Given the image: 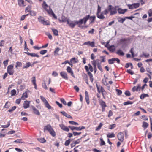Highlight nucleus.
Here are the masks:
<instances>
[{
  "instance_id": "nucleus-1",
  "label": "nucleus",
  "mask_w": 152,
  "mask_h": 152,
  "mask_svg": "<svg viewBox=\"0 0 152 152\" xmlns=\"http://www.w3.org/2000/svg\"><path fill=\"white\" fill-rule=\"evenodd\" d=\"M87 19V18H85L80 19L79 21H70L68 19L67 20V23L72 28H74L76 24H78L79 26L80 27V25L83 24V23H86Z\"/></svg>"
},
{
  "instance_id": "nucleus-2",
  "label": "nucleus",
  "mask_w": 152,
  "mask_h": 152,
  "mask_svg": "<svg viewBox=\"0 0 152 152\" xmlns=\"http://www.w3.org/2000/svg\"><path fill=\"white\" fill-rule=\"evenodd\" d=\"M106 10H107L108 12H110V15L115 14L117 12V11L115 7H113L111 5H109L108 6V8Z\"/></svg>"
},
{
  "instance_id": "nucleus-3",
  "label": "nucleus",
  "mask_w": 152,
  "mask_h": 152,
  "mask_svg": "<svg viewBox=\"0 0 152 152\" xmlns=\"http://www.w3.org/2000/svg\"><path fill=\"white\" fill-rule=\"evenodd\" d=\"M108 13V11L107 10H105L99 13H97V16L98 18L99 19H103L105 18L104 15H106Z\"/></svg>"
},
{
  "instance_id": "nucleus-4",
  "label": "nucleus",
  "mask_w": 152,
  "mask_h": 152,
  "mask_svg": "<svg viewBox=\"0 0 152 152\" xmlns=\"http://www.w3.org/2000/svg\"><path fill=\"white\" fill-rule=\"evenodd\" d=\"M87 18V19L86 21V22L85 23H83L85 25L88 19H89L90 20V23H94L95 20V19L96 18V17L95 16H90L89 15H87L85 17H84L83 18Z\"/></svg>"
},
{
  "instance_id": "nucleus-5",
  "label": "nucleus",
  "mask_w": 152,
  "mask_h": 152,
  "mask_svg": "<svg viewBox=\"0 0 152 152\" xmlns=\"http://www.w3.org/2000/svg\"><path fill=\"white\" fill-rule=\"evenodd\" d=\"M13 67L14 66L12 65H10L7 67V72L10 75H12L13 74L14 72Z\"/></svg>"
},
{
  "instance_id": "nucleus-6",
  "label": "nucleus",
  "mask_w": 152,
  "mask_h": 152,
  "mask_svg": "<svg viewBox=\"0 0 152 152\" xmlns=\"http://www.w3.org/2000/svg\"><path fill=\"white\" fill-rule=\"evenodd\" d=\"M39 21L45 25H49V23L47 21H45L44 18L43 17L40 16L38 18Z\"/></svg>"
},
{
  "instance_id": "nucleus-7",
  "label": "nucleus",
  "mask_w": 152,
  "mask_h": 152,
  "mask_svg": "<svg viewBox=\"0 0 152 152\" xmlns=\"http://www.w3.org/2000/svg\"><path fill=\"white\" fill-rule=\"evenodd\" d=\"M115 61H116L118 64H119L120 62V60L118 58H113L111 59H109L108 60L109 63L110 64H113L114 62Z\"/></svg>"
},
{
  "instance_id": "nucleus-8",
  "label": "nucleus",
  "mask_w": 152,
  "mask_h": 152,
  "mask_svg": "<svg viewBox=\"0 0 152 152\" xmlns=\"http://www.w3.org/2000/svg\"><path fill=\"white\" fill-rule=\"evenodd\" d=\"M69 127L71 129V130L72 131H73L74 130H76L79 131L83 129H85V127L84 126H82L81 127L80 126L79 127H74L72 126H69Z\"/></svg>"
},
{
  "instance_id": "nucleus-9",
  "label": "nucleus",
  "mask_w": 152,
  "mask_h": 152,
  "mask_svg": "<svg viewBox=\"0 0 152 152\" xmlns=\"http://www.w3.org/2000/svg\"><path fill=\"white\" fill-rule=\"evenodd\" d=\"M124 134L122 132H120L118 133V140L122 142L124 140Z\"/></svg>"
},
{
  "instance_id": "nucleus-10",
  "label": "nucleus",
  "mask_w": 152,
  "mask_h": 152,
  "mask_svg": "<svg viewBox=\"0 0 152 152\" xmlns=\"http://www.w3.org/2000/svg\"><path fill=\"white\" fill-rule=\"evenodd\" d=\"M59 126L60 127L61 129L65 131L66 132H69V129L68 127L62 124H59Z\"/></svg>"
},
{
  "instance_id": "nucleus-11",
  "label": "nucleus",
  "mask_w": 152,
  "mask_h": 152,
  "mask_svg": "<svg viewBox=\"0 0 152 152\" xmlns=\"http://www.w3.org/2000/svg\"><path fill=\"white\" fill-rule=\"evenodd\" d=\"M84 45H87L88 46H91V47H94L95 46V42L94 41L90 42L88 41L84 43Z\"/></svg>"
},
{
  "instance_id": "nucleus-12",
  "label": "nucleus",
  "mask_w": 152,
  "mask_h": 152,
  "mask_svg": "<svg viewBox=\"0 0 152 152\" xmlns=\"http://www.w3.org/2000/svg\"><path fill=\"white\" fill-rule=\"evenodd\" d=\"M60 75L62 77L66 80H67L68 77H67V73L64 71H62L60 73Z\"/></svg>"
},
{
  "instance_id": "nucleus-13",
  "label": "nucleus",
  "mask_w": 152,
  "mask_h": 152,
  "mask_svg": "<svg viewBox=\"0 0 152 152\" xmlns=\"http://www.w3.org/2000/svg\"><path fill=\"white\" fill-rule=\"evenodd\" d=\"M53 128L50 124H48L44 127V131L45 132L46 131L49 132Z\"/></svg>"
},
{
  "instance_id": "nucleus-14",
  "label": "nucleus",
  "mask_w": 152,
  "mask_h": 152,
  "mask_svg": "<svg viewBox=\"0 0 152 152\" xmlns=\"http://www.w3.org/2000/svg\"><path fill=\"white\" fill-rule=\"evenodd\" d=\"M30 101H26L24 102L23 104V107L24 109H26L29 107Z\"/></svg>"
},
{
  "instance_id": "nucleus-15",
  "label": "nucleus",
  "mask_w": 152,
  "mask_h": 152,
  "mask_svg": "<svg viewBox=\"0 0 152 152\" xmlns=\"http://www.w3.org/2000/svg\"><path fill=\"white\" fill-rule=\"evenodd\" d=\"M67 72L71 74V76L74 77H75L73 74V71L72 69L69 67L68 66L66 69Z\"/></svg>"
},
{
  "instance_id": "nucleus-16",
  "label": "nucleus",
  "mask_w": 152,
  "mask_h": 152,
  "mask_svg": "<svg viewBox=\"0 0 152 152\" xmlns=\"http://www.w3.org/2000/svg\"><path fill=\"white\" fill-rule=\"evenodd\" d=\"M85 99L88 104H89L90 101L89 100V97L88 96V92L86 91L85 92Z\"/></svg>"
},
{
  "instance_id": "nucleus-17",
  "label": "nucleus",
  "mask_w": 152,
  "mask_h": 152,
  "mask_svg": "<svg viewBox=\"0 0 152 152\" xmlns=\"http://www.w3.org/2000/svg\"><path fill=\"white\" fill-rule=\"evenodd\" d=\"M60 113L64 116L69 118H72V117L70 115L68 114L65 111H61Z\"/></svg>"
},
{
  "instance_id": "nucleus-18",
  "label": "nucleus",
  "mask_w": 152,
  "mask_h": 152,
  "mask_svg": "<svg viewBox=\"0 0 152 152\" xmlns=\"http://www.w3.org/2000/svg\"><path fill=\"white\" fill-rule=\"evenodd\" d=\"M32 108L33 110L34 113L36 115H39L40 113L38 110H37L34 106H32Z\"/></svg>"
},
{
  "instance_id": "nucleus-19",
  "label": "nucleus",
  "mask_w": 152,
  "mask_h": 152,
  "mask_svg": "<svg viewBox=\"0 0 152 152\" xmlns=\"http://www.w3.org/2000/svg\"><path fill=\"white\" fill-rule=\"evenodd\" d=\"M127 10L126 9L123 10L121 8H119L118 10V12L119 14H124L127 11Z\"/></svg>"
},
{
  "instance_id": "nucleus-20",
  "label": "nucleus",
  "mask_w": 152,
  "mask_h": 152,
  "mask_svg": "<svg viewBox=\"0 0 152 152\" xmlns=\"http://www.w3.org/2000/svg\"><path fill=\"white\" fill-rule=\"evenodd\" d=\"M24 1L23 0H18V4L20 6L24 7L25 5H24Z\"/></svg>"
},
{
  "instance_id": "nucleus-21",
  "label": "nucleus",
  "mask_w": 152,
  "mask_h": 152,
  "mask_svg": "<svg viewBox=\"0 0 152 152\" xmlns=\"http://www.w3.org/2000/svg\"><path fill=\"white\" fill-rule=\"evenodd\" d=\"M99 102L102 107H106L105 102L103 101L100 100L99 101Z\"/></svg>"
},
{
  "instance_id": "nucleus-22",
  "label": "nucleus",
  "mask_w": 152,
  "mask_h": 152,
  "mask_svg": "<svg viewBox=\"0 0 152 152\" xmlns=\"http://www.w3.org/2000/svg\"><path fill=\"white\" fill-rule=\"evenodd\" d=\"M99 61V59H96V60H94L93 61H92V64L93 66L94 69H96V65L97 61Z\"/></svg>"
},
{
  "instance_id": "nucleus-23",
  "label": "nucleus",
  "mask_w": 152,
  "mask_h": 152,
  "mask_svg": "<svg viewBox=\"0 0 152 152\" xmlns=\"http://www.w3.org/2000/svg\"><path fill=\"white\" fill-rule=\"evenodd\" d=\"M14 142H16L17 143H24V142L23 141L22 139H17L14 141Z\"/></svg>"
},
{
  "instance_id": "nucleus-24",
  "label": "nucleus",
  "mask_w": 152,
  "mask_h": 152,
  "mask_svg": "<svg viewBox=\"0 0 152 152\" xmlns=\"http://www.w3.org/2000/svg\"><path fill=\"white\" fill-rule=\"evenodd\" d=\"M51 136L53 137H55L56 135V132L53 129H52L49 132Z\"/></svg>"
},
{
  "instance_id": "nucleus-25",
  "label": "nucleus",
  "mask_w": 152,
  "mask_h": 152,
  "mask_svg": "<svg viewBox=\"0 0 152 152\" xmlns=\"http://www.w3.org/2000/svg\"><path fill=\"white\" fill-rule=\"evenodd\" d=\"M116 53L119 56H123L124 55V53L120 49L118 50L116 52Z\"/></svg>"
},
{
  "instance_id": "nucleus-26",
  "label": "nucleus",
  "mask_w": 152,
  "mask_h": 152,
  "mask_svg": "<svg viewBox=\"0 0 152 152\" xmlns=\"http://www.w3.org/2000/svg\"><path fill=\"white\" fill-rule=\"evenodd\" d=\"M109 50L111 52H113L115 50V48L114 45H111L108 48Z\"/></svg>"
},
{
  "instance_id": "nucleus-27",
  "label": "nucleus",
  "mask_w": 152,
  "mask_h": 152,
  "mask_svg": "<svg viewBox=\"0 0 152 152\" xmlns=\"http://www.w3.org/2000/svg\"><path fill=\"white\" fill-rule=\"evenodd\" d=\"M88 74L90 77V79L91 82L93 81V77L92 74L90 72H88Z\"/></svg>"
},
{
  "instance_id": "nucleus-28",
  "label": "nucleus",
  "mask_w": 152,
  "mask_h": 152,
  "mask_svg": "<svg viewBox=\"0 0 152 152\" xmlns=\"http://www.w3.org/2000/svg\"><path fill=\"white\" fill-rule=\"evenodd\" d=\"M42 6L43 8L45 10H47V9L48 7L45 1H43L42 4Z\"/></svg>"
},
{
  "instance_id": "nucleus-29",
  "label": "nucleus",
  "mask_w": 152,
  "mask_h": 152,
  "mask_svg": "<svg viewBox=\"0 0 152 152\" xmlns=\"http://www.w3.org/2000/svg\"><path fill=\"white\" fill-rule=\"evenodd\" d=\"M59 20L60 22H66V21H67V20L66 18L64 16H62L61 20L59 19Z\"/></svg>"
},
{
  "instance_id": "nucleus-30",
  "label": "nucleus",
  "mask_w": 152,
  "mask_h": 152,
  "mask_svg": "<svg viewBox=\"0 0 152 152\" xmlns=\"http://www.w3.org/2000/svg\"><path fill=\"white\" fill-rule=\"evenodd\" d=\"M149 96V95L147 94H142L140 96V98L142 99H143L145 98L146 97H148Z\"/></svg>"
},
{
  "instance_id": "nucleus-31",
  "label": "nucleus",
  "mask_w": 152,
  "mask_h": 152,
  "mask_svg": "<svg viewBox=\"0 0 152 152\" xmlns=\"http://www.w3.org/2000/svg\"><path fill=\"white\" fill-rule=\"evenodd\" d=\"M148 124L146 122H143L142 127L144 128V130H145L146 128L148 127Z\"/></svg>"
},
{
  "instance_id": "nucleus-32",
  "label": "nucleus",
  "mask_w": 152,
  "mask_h": 152,
  "mask_svg": "<svg viewBox=\"0 0 152 152\" xmlns=\"http://www.w3.org/2000/svg\"><path fill=\"white\" fill-rule=\"evenodd\" d=\"M115 137V134L114 133H109L107 135V137L108 138L114 137Z\"/></svg>"
},
{
  "instance_id": "nucleus-33",
  "label": "nucleus",
  "mask_w": 152,
  "mask_h": 152,
  "mask_svg": "<svg viewBox=\"0 0 152 152\" xmlns=\"http://www.w3.org/2000/svg\"><path fill=\"white\" fill-rule=\"evenodd\" d=\"M28 97V95H27V93L26 92H25L24 93L22 96L21 98L23 99L24 100L25 99V98H26Z\"/></svg>"
},
{
  "instance_id": "nucleus-34",
  "label": "nucleus",
  "mask_w": 152,
  "mask_h": 152,
  "mask_svg": "<svg viewBox=\"0 0 152 152\" xmlns=\"http://www.w3.org/2000/svg\"><path fill=\"white\" fill-rule=\"evenodd\" d=\"M52 30L53 33V34L57 36L58 35V31L57 30H56V29L53 28H52Z\"/></svg>"
},
{
  "instance_id": "nucleus-35",
  "label": "nucleus",
  "mask_w": 152,
  "mask_h": 152,
  "mask_svg": "<svg viewBox=\"0 0 152 152\" xmlns=\"http://www.w3.org/2000/svg\"><path fill=\"white\" fill-rule=\"evenodd\" d=\"M38 140L41 142L44 143L46 142V140L43 138H40L38 139Z\"/></svg>"
},
{
  "instance_id": "nucleus-36",
  "label": "nucleus",
  "mask_w": 152,
  "mask_h": 152,
  "mask_svg": "<svg viewBox=\"0 0 152 152\" xmlns=\"http://www.w3.org/2000/svg\"><path fill=\"white\" fill-rule=\"evenodd\" d=\"M44 104L46 107L48 109H51L52 107L49 105L48 102L46 103H45Z\"/></svg>"
},
{
  "instance_id": "nucleus-37",
  "label": "nucleus",
  "mask_w": 152,
  "mask_h": 152,
  "mask_svg": "<svg viewBox=\"0 0 152 152\" xmlns=\"http://www.w3.org/2000/svg\"><path fill=\"white\" fill-rule=\"evenodd\" d=\"M40 98L42 101L44 103V104L48 102L45 98L43 96H40Z\"/></svg>"
},
{
  "instance_id": "nucleus-38",
  "label": "nucleus",
  "mask_w": 152,
  "mask_h": 152,
  "mask_svg": "<svg viewBox=\"0 0 152 152\" xmlns=\"http://www.w3.org/2000/svg\"><path fill=\"white\" fill-rule=\"evenodd\" d=\"M103 125V124L101 123H100L99 125L96 128V131L99 130Z\"/></svg>"
},
{
  "instance_id": "nucleus-39",
  "label": "nucleus",
  "mask_w": 152,
  "mask_h": 152,
  "mask_svg": "<svg viewBox=\"0 0 152 152\" xmlns=\"http://www.w3.org/2000/svg\"><path fill=\"white\" fill-rule=\"evenodd\" d=\"M69 123L71 124L75 125H79V124L77 122H75L73 121H69Z\"/></svg>"
},
{
  "instance_id": "nucleus-40",
  "label": "nucleus",
  "mask_w": 152,
  "mask_h": 152,
  "mask_svg": "<svg viewBox=\"0 0 152 152\" xmlns=\"http://www.w3.org/2000/svg\"><path fill=\"white\" fill-rule=\"evenodd\" d=\"M70 140H71L70 139H69L66 140L65 141V143H64V145L66 146H68L69 145V144L70 143Z\"/></svg>"
},
{
  "instance_id": "nucleus-41",
  "label": "nucleus",
  "mask_w": 152,
  "mask_h": 152,
  "mask_svg": "<svg viewBox=\"0 0 152 152\" xmlns=\"http://www.w3.org/2000/svg\"><path fill=\"white\" fill-rule=\"evenodd\" d=\"M32 57H36L39 58V56L37 54H35V53H30V55Z\"/></svg>"
},
{
  "instance_id": "nucleus-42",
  "label": "nucleus",
  "mask_w": 152,
  "mask_h": 152,
  "mask_svg": "<svg viewBox=\"0 0 152 152\" xmlns=\"http://www.w3.org/2000/svg\"><path fill=\"white\" fill-rule=\"evenodd\" d=\"M31 9V6H28V7H26L25 12H27L30 11Z\"/></svg>"
},
{
  "instance_id": "nucleus-43",
  "label": "nucleus",
  "mask_w": 152,
  "mask_h": 152,
  "mask_svg": "<svg viewBox=\"0 0 152 152\" xmlns=\"http://www.w3.org/2000/svg\"><path fill=\"white\" fill-rule=\"evenodd\" d=\"M31 65V64L30 62H28V63H26V66H23V68H28Z\"/></svg>"
},
{
  "instance_id": "nucleus-44",
  "label": "nucleus",
  "mask_w": 152,
  "mask_h": 152,
  "mask_svg": "<svg viewBox=\"0 0 152 152\" xmlns=\"http://www.w3.org/2000/svg\"><path fill=\"white\" fill-rule=\"evenodd\" d=\"M100 90L103 96H104L106 93L105 91L102 86H100Z\"/></svg>"
},
{
  "instance_id": "nucleus-45",
  "label": "nucleus",
  "mask_w": 152,
  "mask_h": 152,
  "mask_svg": "<svg viewBox=\"0 0 152 152\" xmlns=\"http://www.w3.org/2000/svg\"><path fill=\"white\" fill-rule=\"evenodd\" d=\"M42 86L43 88L45 89H48V88L46 85V83L45 81H44V83H42Z\"/></svg>"
},
{
  "instance_id": "nucleus-46",
  "label": "nucleus",
  "mask_w": 152,
  "mask_h": 152,
  "mask_svg": "<svg viewBox=\"0 0 152 152\" xmlns=\"http://www.w3.org/2000/svg\"><path fill=\"white\" fill-rule=\"evenodd\" d=\"M133 103V102H131L130 101H128L127 102H124L123 104L124 105H126L129 104H132Z\"/></svg>"
},
{
  "instance_id": "nucleus-47",
  "label": "nucleus",
  "mask_w": 152,
  "mask_h": 152,
  "mask_svg": "<svg viewBox=\"0 0 152 152\" xmlns=\"http://www.w3.org/2000/svg\"><path fill=\"white\" fill-rule=\"evenodd\" d=\"M97 67L98 69L101 72L103 71V69L102 68L100 63H97Z\"/></svg>"
},
{
  "instance_id": "nucleus-48",
  "label": "nucleus",
  "mask_w": 152,
  "mask_h": 152,
  "mask_svg": "<svg viewBox=\"0 0 152 152\" xmlns=\"http://www.w3.org/2000/svg\"><path fill=\"white\" fill-rule=\"evenodd\" d=\"M22 64L20 62H17L16 63V65L15 67L17 68L18 67H21L22 66Z\"/></svg>"
},
{
  "instance_id": "nucleus-49",
  "label": "nucleus",
  "mask_w": 152,
  "mask_h": 152,
  "mask_svg": "<svg viewBox=\"0 0 152 152\" xmlns=\"http://www.w3.org/2000/svg\"><path fill=\"white\" fill-rule=\"evenodd\" d=\"M16 108V107L15 106H14L12 108L10 109H9L8 110V111L10 112L11 113L13 111H14Z\"/></svg>"
},
{
  "instance_id": "nucleus-50",
  "label": "nucleus",
  "mask_w": 152,
  "mask_h": 152,
  "mask_svg": "<svg viewBox=\"0 0 152 152\" xmlns=\"http://www.w3.org/2000/svg\"><path fill=\"white\" fill-rule=\"evenodd\" d=\"M10 125V122L9 121L7 123V125H2L1 127L4 128H7Z\"/></svg>"
},
{
  "instance_id": "nucleus-51",
  "label": "nucleus",
  "mask_w": 152,
  "mask_h": 152,
  "mask_svg": "<svg viewBox=\"0 0 152 152\" xmlns=\"http://www.w3.org/2000/svg\"><path fill=\"white\" fill-rule=\"evenodd\" d=\"M105 56H101L100 57V58L102 59V60L101 61V62H104L105 61Z\"/></svg>"
},
{
  "instance_id": "nucleus-52",
  "label": "nucleus",
  "mask_w": 152,
  "mask_h": 152,
  "mask_svg": "<svg viewBox=\"0 0 152 152\" xmlns=\"http://www.w3.org/2000/svg\"><path fill=\"white\" fill-rule=\"evenodd\" d=\"M30 14L32 16H35L36 14V12L33 11H30Z\"/></svg>"
},
{
  "instance_id": "nucleus-53",
  "label": "nucleus",
  "mask_w": 152,
  "mask_h": 152,
  "mask_svg": "<svg viewBox=\"0 0 152 152\" xmlns=\"http://www.w3.org/2000/svg\"><path fill=\"white\" fill-rule=\"evenodd\" d=\"M129 66L132 67V63H127L126 64L125 66L126 68H127L129 67Z\"/></svg>"
},
{
  "instance_id": "nucleus-54",
  "label": "nucleus",
  "mask_w": 152,
  "mask_h": 152,
  "mask_svg": "<svg viewBox=\"0 0 152 152\" xmlns=\"http://www.w3.org/2000/svg\"><path fill=\"white\" fill-rule=\"evenodd\" d=\"M47 50H42L40 52V53L41 54L44 55L47 52Z\"/></svg>"
},
{
  "instance_id": "nucleus-55",
  "label": "nucleus",
  "mask_w": 152,
  "mask_h": 152,
  "mask_svg": "<svg viewBox=\"0 0 152 152\" xmlns=\"http://www.w3.org/2000/svg\"><path fill=\"white\" fill-rule=\"evenodd\" d=\"M11 94L12 96L15 95L16 93V91L15 90L13 89L11 91Z\"/></svg>"
},
{
  "instance_id": "nucleus-56",
  "label": "nucleus",
  "mask_w": 152,
  "mask_h": 152,
  "mask_svg": "<svg viewBox=\"0 0 152 152\" xmlns=\"http://www.w3.org/2000/svg\"><path fill=\"white\" fill-rule=\"evenodd\" d=\"M32 82L34 85L36 84V78L34 76L32 77Z\"/></svg>"
},
{
  "instance_id": "nucleus-57",
  "label": "nucleus",
  "mask_w": 152,
  "mask_h": 152,
  "mask_svg": "<svg viewBox=\"0 0 152 152\" xmlns=\"http://www.w3.org/2000/svg\"><path fill=\"white\" fill-rule=\"evenodd\" d=\"M60 50V49L59 48H57L54 52V53L55 54H58V52Z\"/></svg>"
},
{
  "instance_id": "nucleus-58",
  "label": "nucleus",
  "mask_w": 152,
  "mask_h": 152,
  "mask_svg": "<svg viewBox=\"0 0 152 152\" xmlns=\"http://www.w3.org/2000/svg\"><path fill=\"white\" fill-rule=\"evenodd\" d=\"M100 140L101 142V144H100L101 145V146L104 145H105V142L103 141L102 139L100 138Z\"/></svg>"
},
{
  "instance_id": "nucleus-59",
  "label": "nucleus",
  "mask_w": 152,
  "mask_h": 152,
  "mask_svg": "<svg viewBox=\"0 0 152 152\" xmlns=\"http://www.w3.org/2000/svg\"><path fill=\"white\" fill-rule=\"evenodd\" d=\"M116 91H117V94L118 95H121V94H122V92L121 90L118 89H116Z\"/></svg>"
},
{
  "instance_id": "nucleus-60",
  "label": "nucleus",
  "mask_w": 152,
  "mask_h": 152,
  "mask_svg": "<svg viewBox=\"0 0 152 152\" xmlns=\"http://www.w3.org/2000/svg\"><path fill=\"white\" fill-rule=\"evenodd\" d=\"M60 100L61 102H62L64 105H66V102L64 99L61 98L60 99Z\"/></svg>"
},
{
  "instance_id": "nucleus-61",
  "label": "nucleus",
  "mask_w": 152,
  "mask_h": 152,
  "mask_svg": "<svg viewBox=\"0 0 152 152\" xmlns=\"http://www.w3.org/2000/svg\"><path fill=\"white\" fill-rule=\"evenodd\" d=\"M133 50H134V48H132L130 50V52L132 54V58L134 57V53L133 52Z\"/></svg>"
},
{
  "instance_id": "nucleus-62",
  "label": "nucleus",
  "mask_w": 152,
  "mask_h": 152,
  "mask_svg": "<svg viewBox=\"0 0 152 152\" xmlns=\"http://www.w3.org/2000/svg\"><path fill=\"white\" fill-rule=\"evenodd\" d=\"M136 87L137 91H140L141 89V85L140 84H138Z\"/></svg>"
},
{
  "instance_id": "nucleus-63",
  "label": "nucleus",
  "mask_w": 152,
  "mask_h": 152,
  "mask_svg": "<svg viewBox=\"0 0 152 152\" xmlns=\"http://www.w3.org/2000/svg\"><path fill=\"white\" fill-rule=\"evenodd\" d=\"M77 60L75 58H72L71 60V62H73L74 63H76L77 62Z\"/></svg>"
},
{
  "instance_id": "nucleus-64",
  "label": "nucleus",
  "mask_w": 152,
  "mask_h": 152,
  "mask_svg": "<svg viewBox=\"0 0 152 152\" xmlns=\"http://www.w3.org/2000/svg\"><path fill=\"white\" fill-rule=\"evenodd\" d=\"M102 83L105 85H107V83L106 81V79H103L102 80Z\"/></svg>"
}]
</instances>
